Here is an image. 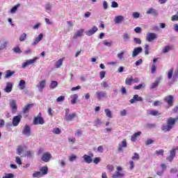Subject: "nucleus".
Listing matches in <instances>:
<instances>
[{
	"label": "nucleus",
	"instance_id": "3c124183",
	"mask_svg": "<svg viewBox=\"0 0 178 178\" xmlns=\"http://www.w3.org/2000/svg\"><path fill=\"white\" fill-rule=\"evenodd\" d=\"M124 56V52H123V51L118 53L117 54V56H118V59H120V60H122V59H123Z\"/></svg>",
	"mask_w": 178,
	"mask_h": 178
},
{
	"label": "nucleus",
	"instance_id": "864d4df0",
	"mask_svg": "<svg viewBox=\"0 0 178 178\" xmlns=\"http://www.w3.org/2000/svg\"><path fill=\"white\" fill-rule=\"evenodd\" d=\"M171 20H172V22H178V11L175 15H173L171 17Z\"/></svg>",
	"mask_w": 178,
	"mask_h": 178
},
{
	"label": "nucleus",
	"instance_id": "dca6fc26",
	"mask_svg": "<svg viewBox=\"0 0 178 178\" xmlns=\"http://www.w3.org/2000/svg\"><path fill=\"white\" fill-rule=\"evenodd\" d=\"M143 52V47H139L134 49V51L132 52V58H136L139 54H141Z\"/></svg>",
	"mask_w": 178,
	"mask_h": 178
},
{
	"label": "nucleus",
	"instance_id": "39448f33",
	"mask_svg": "<svg viewBox=\"0 0 178 178\" xmlns=\"http://www.w3.org/2000/svg\"><path fill=\"white\" fill-rule=\"evenodd\" d=\"M37 60H38V57H35L33 59L26 60L25 63H22V69H26V67H27V66L30 65H34V63H35Z\"/></svg>",
	"mask_w": 178,
	"mask_h": 178
},
{
	"label": "nucleus",
	"instance_id": "7ed1b4c3",
	"mask_svg": "<svg viewBox=\"0 0 178 178\" xmlns=\"http://www.w3.org/2000/svg\"><path fill=\"white\" fill-rule=\"evenodd\" d=\"M9 105L12 111V113H16L17 111V104H16V100L10 99L9 101Z\"/></svg>",
	"mask_w": 178,
	"mask_h": 178
},
{
	"label": "nucleus",
	"instance_id": "13d9d810",
	"mask_svg": "<svg viewBox=\"0 0 178 178\" xmlns=\"http://www.w3.org/2000/svg\"><path fill=\"white\" fill-rule=\"evenodd\" d=\"M132 159L134 161H138V159H140V155H138V153H134V156L132 157Z\"/></svg>",
	"mask_w": 178,
	"mask_h": 178
},
{
	"label": "nucleus",
	"instance_id": "e433bc0d",
	"mask_svg": "<svg viewBox=\"0 0 178 178\" xmlns=\"http://www.w3.org/2000/svg\"><path fill=\"white\" fill-rule=\"evenodd\" d=\"M125 83L127 86H131V83H133V76L127 78Z\"/></svg>",
	"mask_w": 178,
	"mask_h": 178
},
{
	"label": "nucleus",
	"instance_id": "0eeeda50",
	"mask_svg": "<svg viewBox=\"0 0 178 178\" xmlns=\"http://www.w3.org/2000/svg\"><path fill=\"white\" fill-rule=\"evenodd\" d=\"M22 134L24 136H26V137H30L31 136V128L28 124H25L23 131Z\"/></svg>",
	"mask_w": 178,
	"mask_h": 178
},
{
	"label": "nucleus",
	"instance_id": "a211bd4d",
	"mask_svg": "<svg viewBox=\"0 0 178 178\" xmlns=\"http://www.w3.org/2000/svg\"><path fill=\"white\" fill-rule=\"evenodd\" d=\"M95 94L97 99H102V98H106L108 97L106 92L97 91Z\"/></svg>",
	"mask_w": 178,
	"mask_h": 178
},
{
	"label": "nucleus",
	"instance_id": "7c9ffc66",
	"mask_svg": "<svg viewBox=\"0 0 178 178\" xmlns=\"http://www.w3.org/2000/svg\"><path fill=\"white\" fill-rule=\"evenodd\" d=\"M58 87V81H52L51 83L49 85V88L51 90H54Z\"/></svg>",
	"mask_w": 178,
	"mask_h": 178
},
{
	"label": "nucleus",
	"instance_id": "603ef678",
	"mask_svg": "<svg viewBox=\"0 0 178 178\" xmlns=\"http://www.w3.org/2000/svg\"><path fill=\"white\" fill-rule=\"evenodd\" d=\"M101 86L104 88H108L109 87V84H108V83L105 81H104L101 83Z\"/></svg>",
	"mask_w": 178,
	"mask_h": 178
},
{
	"label": "nucleus",
	"instance_id": "ddd939ff",
	"mask_svg": "<svg viewBox=\"0 0 178 178\" xmlns=\"http://www.w3.org/2000/svg\"><path fill=\"white\" fill-rule=\"evenodd\" d=\"M144 99L142 97L138 96V95H134L133 99L130 100L131 104H134V102H143Z\"/></svg>",
	"mask_w": 178,
	"mask_h": 178
},
{
	"label": "nucleus",
	"instance_id": "680f3d73",
	"mask_svg": "<svg viewBox=\"0 0 178 178\" xmlns=\"http://www.w3.org/2000/svg\"><path fill=\"white\" fill-rule=\"evenodd\" d=\"M123 39L124 41H127V40H130V35H129L128 33H124L123 35Z\"/></svg>",
	"mask_w": 178,
	"mask_h": 178
},
{
	"label": "nucleus",
	"instance_id": "338daca9",
	"mask_svg": "<svg viewBox=\"0 0 178 178\" xmlns=\"http://www.w3.org/2000/svg\"><path fill=\"white\" fill-rule=\"evenodd\" d=\"M103 8H104V10H106L108 8V2L106 1H103Z\"/></svg>",
	"mask_w": 178,
	"mask_h": 178
},
{
	"label": "nucleus",
	"instance_id": "49530a36",
	"mask_svg": "<svg viewBox=\"0 0 178 178\" xmlns=\"http://www.w3.org/2000/svg\"><path fill=\"white\" fill-rule=\"evenodd\" d=\"M103 44H104V45H106V47H108V48L112 47V45H113L112 41H111V42L104 41V42H103Z\"/></svg>",
	"mask_w": 178,
	"mask_h": 178
},
{
	"label": "nucleus",
	"instance_id": "ea45409f",
	"mask_svg": "<svg viewBox=\"0 0 178 178\" xmlns=\"http://www.w3.org/2000/svg\"><path fill=\"white\" fill-rule=\"evenodd\" d=\"M20 6V4H17L16 6H15L10 11V13H16L17 10V8H19Z\"/></svg>",
	"mask_w": 178,
	"mask_h": 178
},
{
	"label": "nucleus",
	"instance_id": "cd10ccee",
	"mask_svg": "<svg viewBox=\"0 0 178 178\" xmlns=\"http://www.w3.org/2000/svg\"><path fill=\"white\" fill-rule=\"evenodd\" d=\"M124 177V173L120 172H115V174L112 175V178H122Z\"/></svg>",
	"mask_w": 178,
	"mask_h": 178
},
{
	"label": "nucleus",
	"instance_id": "bb28decb",
	"mask_svg": "<svg viewBox=\"0 0 178 178\" xmlns=\"http://www.w3.org/2000/svg\"><path fill=\"white\" fill-rule=\"evenodd\" d=\"M140 136H141V131H138L131 136V140L132 141H136L137 138H138V137H140Z\"/></svg>",
	"mask_w": 178,
	"mask_h": 178
},
{
	"label": "nucleus",
	"instance_id": "473e14b6",
	"mask_svg": "<svg viewBox=\"0 0 178 178\" xmlns=\"http://www.w3.org/2000/svg\"><path fill=\"white\" fill-rule=\"evenodd\" d=\"M79 98V95H77V94H74L72 96V100H71V104L72 105H74V104H76V102L77 101V99Z\"/></svg>",
	"mask_w": 178,
	"mask_h": 178
},
{
	"label": "nucleus",
	"instance_id": "69168bd1",
	"mask_svg": "<svg viewBox=\"0 0 178 178\" xmlns=\"http://www.w3.org/2000/svg\"><path fill=\"white\" fill-rule=\"evenodd\" d=\"M15 162H16V163H17L18 165H22V159H20V157L16 156V157H15Z\"/></svg>",
	"mask_w": 178,
	"mask_h": 178
},
{
	"label": "nucleus",
	"instance_id": "a19ab883",
	"mask_svg": "<svg viewBox=\"0 0 178 178\" xmlns=\"http://www.w3.org/2000/svg\"><path fill=\"white\" fill-rule=\"evenodd\" d=\"M170 49H172V47L166 46L165 47H164L163 49V54H168V52H169V51H170Z\"/></svg>",
	"mask_w": 178,
	"mask_h": 178
},
{
	"label": "nucleus",
	"instance_id": "4d7b16f0",
	"mask_svg": "<svg viewBox=\"0 0 178 178\" xmlns=\"http://www.w3.org/2000/svg\"><path fill=\"white\" fill-rule=\"evenodd\" d=\"M65 96H60L56 99V102H63L65 101Z\"/></svg>",
	"mask_w": 178,
	"mask_h": 178
},
{
	"label": "nucleus",
	"instance_id": "8fccbe9b",
	"mask_svg": "<svg viewBox=\"0 0 178 178\" xmlns=\"http://www.w3.org/2000/svg\"><path fill=\"white\" fill-rule=\"evenodd\" d=\"M7 45H8V42L3 41L2 44L0 45V49H5Z\"/></svg>",
	"mask_w": 178,
	"mask_h": 178
},
{
	"label": "nucleus",
	"instance_id": "9b49d317",
	"mask_svg": "<svg viewBox=\"0 0 178 178\" xmlns=\"http://www.w3.org/2000/svg\"><path fill=\"white\" fill-rule=\"evenodd\" d=\"M84 35V29H79L72 36L73 40H77V38H81Z\"/></svg>",
	"mask_w": 178,
	"mask_h": 178
},
{
	"label": "nucleus",
	"instance_id": "c03bdc74",
	"mask_svg": "<svg viewBox=\"0 0 178 178\" xmlns=\"http://www.w3.org/2000/svg\"><path fill=\"white\" fill-rule=\"evenodd\" d=\"M159 86V81H156L152 84L151 89L154 90V88H156Z\"/></svg>",
	"mask_w": 178,
	"mask_h": 178
},
{
	"label": "nucleus",
	"instance_id": "5fc2aeb1",
	"mask_svg": "<svg viewBox=\"0 0 178 178\" xmlns=\"http://www.w3.org/2000/svg\"><path fill=\"white\" fill-rule=\"evenodd\" d=\"M52 131L54 134H60L61 133V131L59 128H54Z\"/></svg>",
	"mask_w": 178,
	"mask_h": 178
},
{
	"label": "nucleus",
	"instance_id": "f3484780",
	"mask_svg": "<svg viewBox=\"0 0 178 178\" xmlns=\"http://www.w3.org/2000/svg\"><path fill=\"white\" fill-rule=\"evenodd\" d=\"M178 118H169L167 120V124L173 129V126H175L176 122H177Z\"/></svg>",
	"mask_w": 178,
	"mask_h": 178
},
{
	"label": "nucleus",
	"instance_id": "0e129e2a",
	"mask_svg": "<svg viewBox=\"0 0 178 178\" xmlns=\"http://www.w3.org/2000/svg\"><path fill=\"white\" fill-rule=\"evenodd\" d=\"M93 162L96 164L98 165V163H99V162H101V158L99 157H95L93 160Z\"/></svg>",
	"mask_w": 178,
	"mask_h": 178
},
{
	"label": "nucleus",
	"instance_id": "9d476101",
	"mask_svg": "<svg viewBox=\"0 0 178 178\" xmlns=\"http://www.w3.org/2000/svg\"><path fill=\"white\" fill-rule=\"evenodd\" d=\"M22 118H23L22 115L14 116V118H13V126H14V127L19 126V123H20Z\"/></svg>",
	"mask_w": 178,
	"mask_h": 178
},
{
	"label": "nucleus",
	"instance_id": "c9c22d12",
	"mask_svg": "<svg viewBox=\"0 0 178 178\" xmlns=\"http://www.w3.org/2000/svg\"><path fill=\"white\" fill-rule=\"evenodd\" d=\"M149 113H150V115H152V116H159V115H161V113H159V111H155V110L150 111Z\"/></svg>",
	"mask_w": 178,
	"mask_h": 178
},
{
	"label": "nucleus",
	"instance_id": "79ce46f5",
	"mask_svg": "<svg viewBox=\"0 0 178 178\" xmlns=\"http://www.w3.org/2000/svg\"><path fill=\"white\" fill-rule=\"evenodd\" d=\"M167 76L169 80H170L172 77H173V69H170V70H168Z\"/></svg>",
	"mask_w": 178,
	"mask_h": 178
},
{
	"label": "nucleus",
	"instance_id": "c756f323",
	"mask_svg": "<svg viewBox=\"0 0 178 178\" xmlns=\"http://www.w3.org/2000/svg\"><path fill=\"white\" fill-rule=\"evenodd\" d=\"M104 112H105L106 116H107V118H109L110 119H112L113 115H112V111H111V109L106 108L104 110Z\"/></svg>",
	"mask_w": 178,
	"mask_h": 178
},
{
	"label": "nucleus",
	"instance_id": "72a5a7b5",
	"mask_svg": "<svg viewBox=\"0 0 178 178\" xmlns=\"http://www.w3.org/2000/svg\"><path fill=\"white\" fill-rule=\"evenodd\" d=\"M14 74L15 71L7 70L6 74L5 75V79H9V77H12V76Z\"/></svg>",
	"mask_w": 178,
	"mask_h": 178
},
{
	"label": "nucleus",
	"instance_id": "412c9836",
	"mask_svg": "<svg viewBox=\"0 0 178 178\" xmlns=\"http://www.w3.org/2000/svg\"><path fill=\"white\" fill-rule=\"evenodd\" d=\"M123 20H124V17H123L122 15H118L114 18V22L115 24H120V23L123 22Z\"/></svg>",
	"mask_w": 178,
	"mask_h": 178
},
{
	"label": "nucleus",
	"instance_id": "4be33fe9",
	"mask_svg": "<svg viewBox=\"0 0 178 178\" xmlns=\"http://www.w3.org/2000/svg\"><path fill=\"white\" fill-rule=\"evenodd\" d=\"M12 88H13V83L12 82H8L4 91L6 92H10L12 91Z\"/></svg>",
	"mask_w": 178,
	"mask_h": 178
},
{
	"label": "nucleus",
	"instance_id": "774afa93",
	"mask_svg": "<svg viewBox=\"0 0 178 178\" xmlns=\"http://www.w3.org/2000/svg\"><path fill=\"white\" fill-rule=\"evenodd\" d=\"M111 8H119V4L116 1H112Z\"/></svg>",
	"mask_w": 178,
	"mask_h": 178
},
{
	"label": "nucleus",
	"instance_id": "aec40b11",
	"mask_svg": "<svg viewBox=\"0 0 178 178\" xmlns=\"http://www.w3.org/2000/svg\"><path fill=\"white\" fill-rule=\"evenodd\" d=\"M46 84H47V81H45V80L40 81L39 84L37 85V87H38L39 91H42V90H44V88H45Z\"/></svg>",
	"mask_w": 178,
	"mask_h": 178
},
{
	"label": "nucleus",
	"instance_id": "f8f14e48",
	"mask_svg": "<svg viewBox=\"0 0 178 178\" xmlns=\"http://www.w3.org/2000/svg\"><path fill=\"white\" fill-rule=\"evenodd\" d=\"M123 148H127V140L126 139H124L121 144L118 145V152H123Z\"/></svg>",
	"mask_w": 178,
	"mask_h": 178
},
{
	"label": "nucleus",
	"instance_id": "09e8293b",
	"mask_svg": "<svg viewBox=\"0 0 178 178\" xmlns=\"http://www.w3.org/2000/svg\"><path fill=\"white\" fill-rule=\"evenodd\" d=\"M41 175H42L40 171H36L33 173V177H40Z\"/></svg>",
	"mask_w": 178,
	"mask_h": 178
},
{
	"label": "nucleus",
	"instance_id": "4468645a",
	"mask_svg": "<svg viewBox=\"0 0 178 178\" xmlns=\"http://www.w3.org/2000/svg\"><path fill=\"white\" fill-rule=\"evenodd\" d=\"M146 13L147 15H152V16H154L155 17H156V16L159 15L158 10L152 8H148L147 10L146 11Z\"/></svg>",
	"mask_w": 178,
	"mask_h": 178
},
{
	"label": "nucleus",
	"instance_id": "2eb2a0df",
	"mask_svg": "<svg viewBox=\"0 0 178 178\" xmlns=\"http://www.w3.org/2000/svg\"><path fill=\"white\" fill-rule=\"evenodd\" d=\"M42 38H44V34H39L38 37L35 38L34 41L31 43L32 47H35V45H37V44H38V42H40V41H41Z\"/></svg>",
	"mask_w": 178,
	"mask_h": 178
},
{
	"label": "nucleus",
	"instance_id": "f03ea898",
	"mask_svg": "<svg viewBox=\"0 0 178 178\" xmlns=\"http://www.w3.org/2000/svg\"><path fill=\"white\" fill-rule=\"evenodd\" d=\"M70 110L69 108L65 109V120L67 122H72L74 118H76L75 113L69 114Z\"/></svg>",
	"mask_w": 178,
	"mask_h": 178
},
{
	"label": "nucleus",
	"instance_id": "6e6d98bb",
	"mask_svg": "<svg viewBox=\"0 0 178 178\" xmlns=\"http://www.w3.org/2000/svg\"><path fill=\"white\" fill-rule=\"evenodd\" d=\"M132 17H134V19H138V17H140V13H138V12L133 13Z\"/></svg>",
	"mask_w": 178,
	"mask_h": 178
},
{
	"label": "nucleus",
	"instance_id": "a18cd8bd",
	"mask_svg": "<svg viewBox=\"0 0 178 178\" xmlns=\"http://www.w3.org/2000/svg\"><path fill=\"white\" fill-rule=\"evenodd\" d=\"M145 55H149V45H145Z\"/></svg>",
	"mask_w": 178,
	"mask_h": 178
},
{
	"label": "nucleus",
	"instance_id": "5701e85b",
	"mask_svg": "<svg viewBox=\"0 0 178 178\" xmlns=\"http://www.w3.org/2000/svg\"><path fill=\"white\" fill-rule=\"evenodd\" d=\"M65 60V58H62L58 59L56 63H55V67L56 69H59V67H62V65H63V60Z\"/></svg>",
	"mask_w": 178,
	"mask_h": 178
},
{
	"label": "nucleus",
	"instance_id": "de8ad7c7",
	"mask_svg": "<svg viewBox=\"0 0 178 178\" xmlns=\"http://www.w3.org/2000/svg\"><path fill=\"white\" fill-rule=\"evenodd\" d=\"M60 162V166L61 168H64L65 166H66V161L65 159H61L59 161Z\"/></svg>",
	"mask_w": 178,
	"mask_h": 178
},
{
	"label": "nucleus",
	"instance_id": "6ab92c4d",
	"mask_svg": "<svg viewBox=\"0 0 178 178\" xmlns=\"http://www.w3.org/2000/svg\"><path fill=\"white\" fill-rule=\"evenodd\" d=\"M165 101L168 105V108H170L173 105V96L169 95L165 97Z\"/></svg>",
	"mask_w": 178,
	"mask_h": 178
},
{
	"label": "nucleus",
	"instance_id": "052dcab7",
	"mask_svg": "<svg viewBox=\"0 0 178 178\" xmlns=\"http://www.w3.org/2000/svg\"><path fill=\"white\" fill-rule=\"evenodd\" d=\"M151 144H154V140L153 139H147L145 141V145H151Z\"/></svg>",
	"mask_w": 178,
	"mask_h": 178
},
{
	"label": "nucleus",
	"instance_id": "c85d7f7f",
	"mask_svg": "<svg viewBox=\"0 0 178 178\" xmlns=\"http://www.w3.org/2000/svg\"><path fill=\"white\" fill-rule=\"evenodd\" d=\"M19 90H24L26 88V81L21 80L19 83Z\"/></svg>",
	"mask_w": 178,
	"mask_h": 178
},
{
	"label": "nucleus",
	"instance_id": "2f4dec72",
	"mask_svg": "<svg viewBox=\"0 0 178 178\" xmlns=\"http://www.w3.org/2000/svg\"><path fill=\"white\" fill-rule=\"evenodd\" d=\"M26 39H27V33H26L21 34L19 38L21 42H23V41H26Z\"/></svg>",
	"mask_w": 178,
	"mask_h": 178
},
{
	"label": "nucleus",
	"instance_id": "f257e3e1",
	"mask_svg": "<svg viewBox=\"0 0 178 178\" xmlns=\"http://www.w3.org/2000/svg\"><path fill=\"white\" fill-rule=\"evenodd\" d=\"M45 122L44 121V118L41 117V113H40L38 116L33 118V124H44Z\"/></svg>",
	"mask_w": 178,
	"mask_h": 178
},
{
	"label": "nucleus",
	"instance_id": "4c0bfd02",
	"mask_svg": "<svg viewBox=\"0 0 178 178\" xmlns=\"http://www.w3.org/2000/svg\"><path fill=\"white\" fill-rule=\"evenodd\" d=\"M70 162H74L77 159V156L76 154H71L68 158Z\"/></svg>",
	"mask_w": 178,
	"mask_h": 178
},
{
	"label": "nucleus",
	"instance_id": "393cba45",
	"mask_svg": "<svg viewBox=\"0 0 178 178\" xmlns=\"http://www.w3.org/2000/svg\"><path fill=\"white\" fill-rule=\"evenodd\" d=\"M172 127H170L168 124H164L162 126L161 130H162V131H164V133H166L167 131H170V130H172Z\"/></svg>",
	"mask_w": 178,
	"mask_h": 178
},
{
	"label": "nucleus",
	"instance_id": "bf43d9fd",
	"mask_svg": "<svg viewBox=\"0 0 178 178\" xmlns=\"http://www.w3.org/2000/svg\"><path fill=\"white\" fill-rule=\"evenodd\" d=\"M15 177V175H13V173H8V174H6L5 176H3L2 178H13Z\"/></svg>",
	"mask_w": 178,
	"mask_h": 178
},
{
	"label": "nucleus",
	"instance_id": "20e7f679",
	"mask_svg": "<svg viewBox=\"0 0 178 178\" xmlns=\"http://www.w3.org/2000/svg\"><path fill=\"white\" fill-rule=\"evenodd\" d=\"M156 38H158V35H156V33H148L146 36V41H147V42H152V41H154Z\"/></svg>",
	"mask_w": 178,
	"mask_h": 178
},
{
	"label": "nucleus",
	"instance_id": "58836bf2",
	"mask_svg": "<svg viewBox=\"0 0 178 178\" xmlns=\"http://www.w3.org/2000/svg\"><path fill=\"white\" fill-rule=\"evenodd\" d=\"M145 88V84L144 83H140L138 86H134V90H141L143 88Z\"/></svg>",
	"mask_w": 178,
	"mask_h": 178
},
{
	"label": "nucleus",
	"instance_id": "6e6552de",
	"mask_svg": "<svg viewBox=\"0 0 178 178\" xmlns=\"http://www.w3.org/2000/svg\"><path fill=\"white\" fill-rule=\"evenodd\" d=\"M97 31L98 27H97V26H93L90 29L86 31V34L88 35V37H91V35H94V34H95V33Z\"/></svg>",
	"mask_w": 178,
	"mask_h": 178
},
{
	"label": "nucleus",
	"instance_id": "f704fd0d",
	"mask_svg": "<svg viewBox=\"0 0 178 178\" xmlns=\"http://www.w3.org/2000/svg\"><path fill=\"white\" fill-rule=\"evenodd\" d=\"M176 151H178V147L173 148L172 150H170V156L175 158L176 156Z\"/></svg>",
	"mask_w": 178,
	"mask_h": 178
},
{
	"label": "nucleus",
	"instance_id": "37998d69",
	"mask_svg": "<svg viewBox=\"0 0 178 178\" xmlns=\"http://www.w3.org/2000/svg\"><path fill=\"white\" fill-rule=\"evenodd\" d=\"M23 151H24L23 147L19 146L17 149V154L18 155H22V154H23Z\"/></svg>",
	"mask_w": 178,
	"mask_h": 178
},
{
	"label": "nucleus",
	"instance_id": "e2e57ef3",
	"mask_svg": "<svg viewBox=\"0 0 178 178\" xmlns=\"http://www.w3.org/2000/svg\"><path fill=\"white\" fill-rule=\"evenodd\" d=\"M33 152L29 150V151L26 152L25 156H28V158H31V156H33Z\"/></svg>",
	"mask_w": 178,
	"mask_h": 178
},
{
	"label": "nucleus",
	"instance_id": "1a4fd4ad",
	"mask_svg": "<svg viewBox=\"0 0 178 178\" xmlns=\"http://www.w3.org/2000/svg\"><path fill=\"white\" fill-rule=\"evenodd\" d=\"M52 159V154L49 152H47L44 154H43L42 156V161L43 162H49Z\"/></svg>",
	"mask_w": 178,
	"mask_h": 178
},
{
	"label": "nucleus",
	"instance_id": "b1692460",
	"mask_svg": "<svg viewBox=\"0 0 178 178\" xmlns=\"http://www.w3.org/2000/svg\"><path fill=\"white\" fill-rule=\"evenodd\" d=\"M31 108H33V104H27L26 106H24L22 108L23 113H29Z\"/></svg>",
	"mask_w": 178,
	"mask_h": 178
},
{
	"label": "nucleus",
	"instance_id": "a878e982",
	"mask_svg": "<svg viewBox=\"0 0 178 178\" xmlns=\"http://www.w3.org/2000/svg\"><path fill=\"white\" fill-rule=\"evenodd\" d=\"M40 172L42 176H45V175H48V167L43 166V167L40 168Z\"/></svg>",
	"mask_w": 178,
	"mask_h": 178
},
{
	"label": "nucleus",
	"instance_id": "423d86ee",
	"mask_svg": "<svg viewBox=\"0 0 178 178\" xmlns=\"http://www.w3.org/2000/svg\"><path fill=\"white\" fill-rule=\"evenodd\" d=\"M92 158H94V154L92 153H90L89 156L87 154L83 156V162H86V163H92Z\"/></svg>",
	"mask_w": 178,
	"mask_h": 178
}]
</instances>
